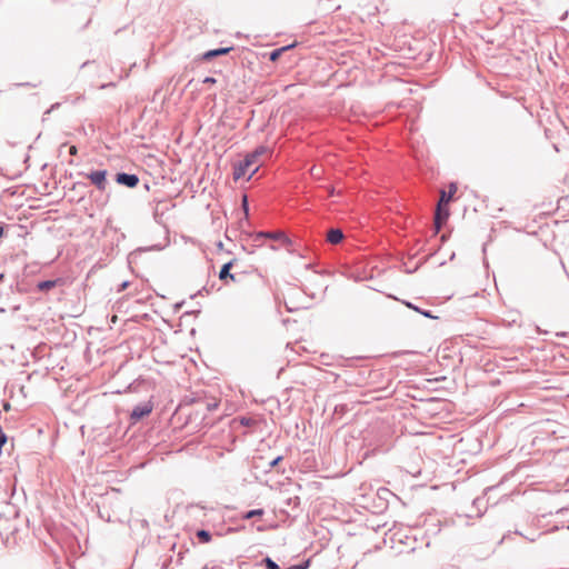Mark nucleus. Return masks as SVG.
I'll return each instance as SVG.
<instances>
[{
	"label": "nucleus",
	"mask_w": 569,
	"mask_h": 569,
	"mask_svg": "<svg viewBox=\"0 0 569 569\" xmlns=\"http://www.w3.org/2000/svg\"><path fill=\"white\" fill-rule=\"evenodd\" d=\"M259 166L254 160V156L247 154L242 161H239L233 167V179L240 180L244 178L247 174V179H251V177L258 171Z\"/></svg>",
	"instance_id": "nucleus-1"
},
{
	"label": "nucleus",
	"mask_w": 569,
	"mask_h": 569,
	"mask_svg": "<svg viewBox=\"0 0 569 569\" xmlns=\"http://www.w3.org/2000/svg\"><path fill=\"white\" fill-rule=\"evenodd\" d=\"M457 191L456 184L451 183L449 187V191H441L440 201L437 207L436 217H435V224H436V232H438L442 226V222L448 218L449 212L448 210H442V204H448L453 194Z\"/></svg>",
	"instance_id": "nucleus-2"
},
{
	"label": "nucleus",
	"mask_w": 569,
	"mask_h": 569,
	"mask_svg": "<svg viewBox=\"0 0 569 569\" xmlns=\"http://www.w3.org/2000/svg\"><path fill=\"white\" fill-rule=\"evenodd\" d=\"M152 403L151 402H144L141 405H138L133 408L130 418L132 421H138L147 416H149L152 411Z\"/></svg>",
	"instance_id": "nucleus-3"
},
{
	"label": "nucleus",
	"mask_w": 569,
	"mask_h": 569,
	"mask_svg": "<svg viewBox=\"0 0 569 569\" xmlns=\"http://www.w3.org/2000/svg\"><path fill=\"white\" fill-rule=\"evenodd\" d=\"M107 170H97L88 174L90 181L101 191L106 190L107 187Z\"/></svg>",
	"instance_id": "nucleus-4"
},
{
	"label": "nucleus",
	"mask_w": 569,
	"mask_h": 569,
	"mask_svg": "<svg viewBox=\"0 0 569 569\" xmlns=\"http://www.w3.org/2000/svg\"><path fill=\"white\" fill-rule=\"evenodd\" d=\"M116 181L119 184H122V186H126L129 188H134L139 183V178L137 174L121 172V173H117Z\"/></svg>",
	"instance_id": "nucleus-5"
},
{
	"label": "nucleus",
	"mask_w": 569,
	"mask_h": 569,
	"mask_svg": "<svg viewBox=\"0 0 569 569\" xmlns=\"http://www.w3.org/2000/svg\"><path fill=\"white\" fill-rule=\"evenodd\" d=\"M264 238H268V239H273V240H280L282 241L284 244H290V240L289 238L281 231H277V232H258L256 236H254V241H259L261 239H264Z\"/></svg>",
	"instance_id": "nucleus-6"
},
{
	"label": "nucleus",
	"mask_w": 569,
	"mask_h": 569,
	"mask_svg": "<svg viewBox=\"0 0 569 569\" xmlns=\"http://www.w3.org/2000/svg\"><path fill=\"white\" fill-rule=\"evenodd\" d=\"M343 232L341 229H330L327 233V240L331 244H338L343 240Z\"/></svg>",
	"instance_id": "nucleus-7"
},
{
	"label": "nucleus",
	"mask_w": 569,
	"mask_h": 569,
	"mask_svg": "<svg viewBox=\"0 0 569 569\" xmlns=\"http://www.w3.org/2000/svg\"><path fill=\"white\" fill-rule=\"evenodd\" d=\"M230 50H231V48H220V49L210 50V51H207L203 53L202 59L209 61L216 57L228 53Z\"/></svg>",
	"instance_id": "nucleus-8"
},
{
	"label": "nucleus",
	"mask_w": 569,
	"mask_h": 569,
	"mask_svg": "<svg viewBox=\"0 0 569 569\" xmlns=\"http://www.w3.org/2000/svg\"><path fill=\"white\" fill-rule=\"evenodd\" d=\"M58 283V280H44L38 283V290L39 291H49L50 289L54 288Z\"/></svg>",
	"instance_id": "nucleus-9"
},
{
	"label": "nucleus",
	"mask_w": 569,
	"mask_h": 569,
	"mask_svg": "<svg viewBox=\"0 0 569 569\" xmlns=\"http://www.w3.org/2000/svg\"><path fill=\"white\" fill-rule=\"evenodd\" d=\"M197 538L199 539L200 542L202 543H208L211 541V533L207 530H198L197 533H196Z\"/></svg>",
	"instance_id": "nucleus-10"
},
{
	"label": "nucleus",
	"mask_w": 569,
	"mask_h": 569,
	"mask_svg": "<svg viewBox=\"0 0 569 569\" xmlns=\"http://www.w3.org/2000/svg\"><path fill=\"white\" fill-rule=\"evenodd\" d=\"M230 268H231V262H228L226 264L222 266L220 272H219V278L221 280L226 279V278H231L233 279V274H231L229 271H230Z\"/></svg>",
	"instance_id": "nucleus-11"
},
{
	"label": "nucleus",
	"mask_w": 569,
	"mask_h": 569,
	"mask_svg": "<svg viewBox=\"0 0 569 569\" xmlns=\"http://www.w3.org/2000/svg\"><path fill=\"white\" fill-rule=\"evenodd\" d=\"M264 511L263 509H253V510H250L248 512H246L242 518L243 519H251V518H254V517H261L263 516Z\"/></svg>",
	"instance_id": "nucleus-12"
},
{
	"label": "nucleus",
	"mask_w": 569,
	"mask_h": 569,
	"mask_svg": "<svg viewBox=\"0 0 569 569\" xmlns=\"http://www.w3.org/2000/svg\"><path fill=\"white\" fill-rule=\"evenodd\" d=\"M286 50H287V47H283V48H280V49H276V50H273V51L270 53V57H269V58H270V60H271V61H276V60H278V58L281 56V53H282L283 51H286Z\"/></svg>",
	"instance_id": "nucleus-13"
},
{
	"label": "nucleus",
	"mask_w": 569,
	"mask_h": 569,
	"mask_svg": "<svg viewBox=\"0 0 569 569\" xmlns=\"http://www.w3.org/2000/svg\"><path fill=\"white\" fill-rule=\"evenodd\" d=\"M310 174L312 178L315 179H320L321 176H322V169L320 167H317V166H313L311 169H310Z\"/></svg>",
	"instance_id": "nucleus-14"
},
{
	"label": "nucleus",
	"mask_w": 569,
	"mask_h": 569,
	"mask_svg": "<svg viewBox=\"0 0 569 569\" xmlns=\"http://www.w3.org/2000/svg\"><path fill=\"white\" fill-rule=\"evenodd\" d=\"M267 569H281L271 558L266 557L263 559Z\"/></svg>",
	"instance_id": "nucleus-15"
},
{
	"label": "nucleus",
	"mask_w": 569,
	"mask_h": 569,
	"mask_svg": "<svg viewBox=\"0 0 569 569\" xmlns=\"http://www.w3.org/2000/svg\"><path fill=\"white\" fill-rule=\"evenodd\" d=\"M268 149L266 147H258L253 152L249 153L250 156H254V160L258 161V158L266 153Z\"/></svg>",
	"instance_id": "nucleus-16"
},
{
	"label": "nucleus",
	"mask_w": 569,
	"mask_h": 569,
	"mask_svg": "<svg viewBox=\"0 0 569 569\" xmlns=\"http://www.w3.org/2000/svg\"><path fill=\"white\" fill-rule=\"evenodd\" d=\"M7 442V436L3 432L2 428L0 427V449L3 447V445Z\"/></svg>",
	"instance_id": "nucleus-17"
},
{
	"label": "nucleus",
	"mask_w": 569,
	"mask_h": 569,
	"mask_svg": "<svg viewBox=\"0 0 569 569\" xmlns=\"http://www.w3.org/2000/svg\"><path fill=\"white\" fill-rule=\"evenodd\" d=\"M403 303H405L408 308H410V309H412V310H415V311H417V312H420V310H421L420 308H418L417 306H415L413 303H411V302H409V301H403Z\"/></svg>",
	"instance_id": "nucleus-18"
},
{
	"label": "nucleus",
	"mask_w": 569,
	"mask_h": 569,
	"mask_svg": "<svg viewBox=\"0 0 569 569\" xmlns=\"http://www.w3.org/2000/svg\"><path fill=\"white\" fill-rule=\"evenodd\" d=\"M203 83H208V84H214L217 82V80L213 78V77H206L203 80H202Z\"/></svg>",
	"instance_id": "nucleus-19"
},
{
	"label": "nucleus",
	"mask_w": 569,
	"mask_h": 569,
	"mask_svg": "<svg viewBox=\"0 0 569 569\" xmlns=\"http://www.w3.org/2000/svg\"><path fill=\"white\" fill-rule=\"evenodd\" d=\"M419 313H421L422 316H425V317H427V318H431V319H435V318H436L435 316H432V315L430 313V311H427V310H420V312H419Z\"/></svg>",
	"instance_id": "nucleus-20"
},
{
	"label": "nucleus",
	"mask_w": 569,
	"mask_h": 569,
	"mask_svg": "<svg viewBox=\"0 0 569 569\" xmlns=\"http://www.w3.org/2000/svg\"><path fill=\"white\" fill-rule=\"evenodd\" d=\"M128 284H129L128 281L122 282L118 291L120 292V291L124 290L128 287Z\"/></svg>",
	"instance_id": "nucleus-21"
},
{
	"label": "nucleus",
	"mask_w": 569,
	"mask_h": 569,
	"mask_svg": "<svg viewBox=\"0 0 569 569\" xmlns=\"http://www.w3.org/2000/svg\"><path fill=\"white\" fill-rule=\"evenodd\" d=\"M280 460H281V457H277L274 460L271 461L270 466L274 467Z\"/></svg>",
	"instance_id": "nucleus-22"
},
{
	"label": "nucleus",
	"mask_w": 569,
	"mask_h": 569,
	"mask_svg": "<svg viewBox=\"0 0 569 569\" xmlns=\"http://www.w3.org/2000/svg\"><path fill=\"white\" fill-rule=\"evenodd\" d=\"M70 154H72V156L77 154V148L74 146L70 147Z\"/></svg>",
	"instance_id": "nucleus-23"
},
{
	"label": "nucleus",
	"mask_w": 569,
	"mask_h": 569,
	"mask_svg": "<svg viewBox=\"0 0 569 569\" xmlns=\"http://www.w3.org/2000/svg\"><path fill=\"white\" fill-rule=\"evenodd\" d=\"M58 107H59V103L52 104L51 108L46 113H50L51 110H53V109H56Z\"/></svg>",
	"instance_id": "nucleus-24"
},
{
	"label": "nucleus",
	"mask_w": 569,
	"mask_h": 569,
	"mask_svg": "<svg viewBox=\"0 0 569 569\" xmlns=\"http://www.w3.org/2000/svg\"><path fill=\"white\" fill-rule=\"evenodd\" d=\"M242 202H243L244 209L247 210V196H243Z\"/></svg>",
	"instance_id": "nucleus-25"
},
{
	"label": "nucleus",
	"mask_w": 569,
	"mask_h": 569,
	"mask_svg": "<svg viewBox=\"0 0 569 569\" xmlns=\"http://www.w3.org/2000/svg\"><path fill=\"white\" fill-rule=\"evenodd\" d=\"M329 194H330V196H333V194H335V189H333V188H331V189L329 190Z\"/></svg>",
	"instance_id": "nucleus-26"
},
{
	"label": "nucleus",
	"mask_w": 569,
	"mask_h": 569,
	"mask_svg": "<svg viewBox=\"0 0 569 569\" xmlns=\"http://www.w3.org/2000/svg\"><path fill=\"white\" fill-rule=\"evenodd\" d=\"M2 234H3V228L0 227V238L2 237Z\"/></svg>",
	"instance_id": "nucleus-27"
},
{
	"label": "nucleus",
	"mask_w": 569,
	"mask_h": 569,
	"mask_svg": "<svg viewBox=\"0 0 569 569\" xmlns=\"http://www.w3.org/2000/svg\"><path fill=\"white\" fill-rule=\"evenodd\" d=\"M568 529H569V525H568Z\"/></svg>",
	"instance_id": "nucleus-28"
}]
</instances>
